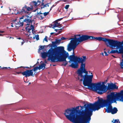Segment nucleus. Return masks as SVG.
<instances>
[{
  "mask_svg": "<svg viewBox=\"0 0 123 123\" xmlns=\"http://www.w3.org/2000/svg\"><path fill=\"white\" fill-rule=\"evenodd\" d=\"M80 73L79 71L77 72L78 74V80H80V77L82 79L80 80V81L83 80V84L84 86H88L89 89L94 90L97 93L100 94H102L106 91V87L104 82L103 84L101 85L100 82L97 83H92V79L93 75H87L88 72L86 71L85 68L81 69L80 71Z\"/></svg>",
  "mask_w": 123,
  "mask_h": 123,
  "instance_id": "obj_1",
  "label": "nucleus"
},
{
  "mask_svg": "<svg viewBox=\"0 0 123 123\" xmlns=\"http://www.w3.org/2000/svg\"><path fill=\"white\" fill-rule=\"evenodd\" d=\"M93 104L86 103L83 106L66 109L64 113L65 115H92L93 111Z\"/></svg>",
  "mask_w": 123,
  "mask_h": 123,
  "instance_id": "obj_2",
  "label": "nucleus"
},
{
  "mask_svg": "<svg viewBox=\"0 0 123 123\" xmlns=\"http://www.w3.org/2000/svg\"><path fill=\"white\" fill-rule=\"evenodd\" d=\"M117 101L123 102V95L121 90L120 92L116 94L114 92H111L107 95L106 99H99L96 102L104 103L107 105L109 104H111L113 103H117Z\"/></svg>",
  "mask_w": 123,
  "mask_h": 123,
  "instance_id": "obj_3",
  "label": "nucleus"
},
{
  "mask_svg": "<svg viewBox=\"0 0 123 123\" xmlns=\"http://www.w3.org/2000/svg\"><path fill=\"white\" fill-rule=\"evenodd\" d=\"M60 47H58L54 48H51L47 52H44L41 53V56L43 58H46L48 55V57L53 62H55V59L60 48Z\"/></svg>",
  "mask_w": 123,
  "mask_h": 123,
  "instance_id": "obj_4",
  "label": "nucleus"
},
{
  "mask_svg": "<svg viewBox=\"0 0 123 123\" xmlns=\"http://www.w3.org/2000/svg\"><path fill=\"white\" fill-rule=\"evenodd\" d=\"M69 54L64 50L63 47H60L57 55L56 56L55 62L65 61L63 65L65 66L68 63V62L66 61V59L68 57Z\"/></svg>",
  "mask_w": 123,
  "mask_h": 123,
  "instance_id": "obj_5",
  "label": "nucleus"
},
{
  "mask_svg": "<svg viewBox=\"0 0 123 123\" xmlns=\"http://www.w3.org/2000/svg\"><path fill=\"white\" fill-rule=\"evenodd\" d=\"M69 54L64 50L63 47H60L57 55L56 56L55 62L65 61L63 65L65 66L68 63V62L66 61V59L68 57Z\"/></svg>",
  "mask_w": 123,
  "mask_h": 123,
  "instance_id": "obj_6",
  "label": "nucleus"
},
{
  "mask_svg": "<svg viewBox=\"0 0 123 123\" xmlns=\"http://www.w3.org/2000/svg\"><path fill=\"white\" fill-rule=\"evenodd\" d=\"M73 123H84L91 119V116H65Z\"/></svg>",
  "mask_w": 123,
  "mask_h": 123,
  "instance_id": "obj_7",
  "label": "nucleus"
},
{
  "mask_svg": "<svg viewBox=\"0 0 123 123\" xmlns=\"http://www.w3.org/2000/svg\"><path fill=\"white\" fill-rule=\"evenodd\" d=\"M30 15L29 14L27 15L26 14L25 15L22 16L19 18V23L17 22V23H16V25H18L19 27H22L23 25V23L24 22L27 23V25H30V24H32V23L33 24H34L35 21L33 20H32L31 18L32 16Z\"/></svg>",
  "mask_w": 123,
  "mask_h": 123,
  "instance_id": "obj_8",
  "label": "nucleus"
},
{
  "mask_svg": "<svg viewBox=\"0 0 123 123\" xmlns=\"http://www.w3.org/2000/svg\"><path fill=\"white\" fill-rule=\"evenodd\" d=\"M111 104H109L106 105L104 103L98 102H95L93 104V111H95L98 110L101 108H103L105 107H107L106 109V111L108 113H111L112 108Z\"/></svg>",
  "mask_w": 123,
  "mask_h": 123,
  "instance_id": "obj_9",
  "label": "nucleus"
},
{
  "mask_svg": "<svg viewBox=\"0 0 123 123\" xmlns=\"http://www.w3.org/2000/svg\"><path fill=\"white\" fill-rule=\"evenodd\" d=\"M91 36L87 35H82L77 34L74 36V41L79 43V44L81 42L87 40L89 39H91Z\"/></svg>",
  "mask_w": 123,
  "mask_h": 123,
  "instance_id": "obj_10",
  "label": "nucleus"
},
{
  "mask_svg": "<svg viewBox=\"0 0 123 123\" xmlns=\"http://www.w3.org/2000/svg\"><path fill=\"white\" fill-rule=\"evenodd\" d=\"M75 39L74 37L71 39V40L70 41V43L68 44L67 48V50L69 51H70L72 49L73 52H74L75 49L76 47L79 44V43L77 42L74 41Z\"/></svg>",
  "mask_w": 123,
  "mask_h": 123,
  "instance_id": "obj_11",
  "label": "nucleus"
},
{
  "mask_svg": "<svg viewBox=\"0 0 123 123\" xmlns=\"http://www.w3.org/2000/svg\"><path fill=\"white\" fill-rule=\"evenodd\" d=\"M91 39H95L99 41H103L105 42V43L107 47L109 46V44L111 40V39L106 38L105 37H94L91 36Z\"/></svg>",
  "mask_w": 123,
  "mask_h": 123,
  "instance_id": "obj_12",
  "label": "nucleus"
},
{
  "mask_svg": "<svg viewBox=\"0 0 123 123\" xmlns=\"http://www.w3.org/2000/svg\"><path fill=\"white\" fill-rule=\"evenodd\" d=\"M117 41V40H116L111 39V40L109 44V46L110 48H115L116 47L117 48H119V51L117 50V54H123V46L121 45L120 47H118L117 45L115 46L114 43H115L116 41Z\"/></svg>",
  "mask_w": 123,
  "mask_h": 123,
  "instance_id": "obj_13",
  "label": "nucleus"
},
{
  "mask_svg": "<svg viewBox=\"0 0 123 123\" xmlns=\"http://www.w3.org/2000/svg\"><path fill=\"white\" fill-rule=\"evenodd\" d=\"M83 59L81 57L80 58H78L77 59L78 61L77 62L79 63H81L80 66V68L77 71H79L80 73L81 72L80 71L81 69L85 68V63H84L83 62H85L86 60V56H82Z\"/></svg>",
  "mask_w": 123,
  "mask_h": 123,
  "instance_id": "obj_14",
  "label": "nucleus"
},
{
  "mask_svg": "<svg viewBox=\"0 0 123 123\" xmlns=\"http://www.w3.org/2000/svg\"><path fill=\"white\" fill-rule=\"evenodd\" d=\"M33 9L31 7H30L25 5L21 10H19L17 11V13L19 14L22 15L23 14L26 13H28V11H30L33 10Z\"/></svg>",
  "mask_w": 123,
  "mask_h": 123,
  "instance_id": "obj_15",
  "label": "nucleus"
},
{
  "mask_svg": "<svg viewBox=\"0 0 123 123\" xmlns=\"http://www.w3.org/2000/svg\"><path fill=\"white\" fill-rule=\"evenodd\" d=\"M51 4L50 3H46V2H43V0H42V2L40 6V9L42 10L43 9L44 10H47L49 9V4Z\"/></svg>",
  "mask_w": 123,
  "mask_h": 123,
  "instance_id": "obj_16",
  "label": "nucleus"
},
{
  "mask_svg": "<svg viewBox=\"0 0 123 123\" xmlns=\"http://www.w3.org/2000/svg\"><path fill=\"white\" fill-rule=\"evenodd\" d=\"M22 74L23 76H25V77H29L30 76H34L33 74V71H32L31 70H26L22 72Z\"/></svg>",
  "mask_w": 123,
  "mask_h": 123,
  "instance_id": "obj_17",
  "label": "nucleus"
},
{
  "mask_svg": "<svg viewBox=\"0 0 123 123\" xmlns=\"http://www.w3.org/2000/svg\"><path fill=\"white\" fill-rule=\"evenodd\" d=\"M106 91L104 92H104H106L107 90H110L113 89H117L118 87H117V86L116 85L114 84H113V83H112L111 84L109 83L108 84V87L107 88L106 86Z\"/></svg>",
  "mask_w": 123,
  "mask_h": 123,
  "instance_id": "obj_18",
  "label": "nucleus"
},
{
  "mask_svg": "<svg viewBox=\"0 0 123 123\" xmlns=\"http://www.w3.org/2000/svg\"><path fill=\"white\" fill-rule=\"evenodd\" d=\"M41 2V1H40V0H38L37 2L35 1H33L30 3V5L31 6L33 9L34 7L35 8H37Z\"/></svg>",
  "mask_w": 123,
  "mask_h": 123,
  "instance_id": "obj_19",
  "label": "nucleus"
},
{
  "mask_svg": "<svg viewBox=\"0 0 123 123\" xmlns=\"http://www.w3.org/2000/svg\"><path fill=\"white\" fill-rule=\"evenodd\" d=\"M68 59L71 61V62H77V59L78 58H80V57L75 56V54L74 52H73V55H70L68 57Z\"/></svg>",
  "mask_w": 123,
  "mask_h": 123,
  "instance_id": "obj_20",
  "label": "nucleus"
},
{
  "mask_svg": "<svg viewBox=\"0 0 123 123\" xmlns=\"http://www.w3.org/2000/svg\"><path fill=\"white\" fill-rule=\"evenodd\" d=\"M74 63L73 62L72 64L70 65L69 66L71 67L72 68H78V63L77 62H74Z\"/></svg>",
  "mask_w": 123,
  "mask_h": 123,
  "instance_id": "obj_21",
  "label": "nucleus"
},
{
  "mask_svg": "<svg viewBox=\"0 0 123 123\" xmlns=\"http://www.w3.org/2000/svg\"><path fill=\"white\" fill-rule=\"evenodd\" d=\"M116 42L114 43L115 46L117 45L118 47H120V46L121 45H122L123 44V41H122V42H120L119 41H116Z\"/></svg>",
  "mask_w": 123,
  "mask_h": 123,
  "instance_id": "obj_22",
  "label": "nucleus"
},
{
  "mask_svg": "<svg viewBox=\"0 0 123 123\" xmlns=\"http://www.w3.org/2000/svg\"><path fill=\"white\" fill-rule=\"evenodd\" d=\"M25 29L27 31L28 33H26L25 34L26 35L27 37H29L30 35L31 32L30 31L31 30V29H30V28H28L27 27V26L25 27Z\"/></svg>",
  "mask_w": 123,
  "mask_h": 123,
  "instance_id": "obj_23",
  "label": "nucleus"
},
{
  "mask_svg": "<svg viewBox=\"0 0 123 123\" xmlns=\"http://www.w3.org/2000/svg\"><path fill=\"white\" fill-rule=\"evenodd\" d=\"M118 111L117 108L115 107H114L113 109L112 108L111 113L112 114H114L116 113Z\"/></svg>",
  "mask_w": 123,
  "mask_h": 123,
  "instance_id": "obj_24",
  "label": "nucleus"
},
{
  "mask_svg": "<svg viewBox=\"0 0 123 123\" xmlns=\"http://www.w3.org/2000/svg\"><path fill=\"white\" fill-rule=\"evenodd\" d=\"M57 24H58V22L57 21H55L54 23H53V24H52L51 25V26L54 29L55 27H57Z\"/></svg>",
  "mask_w": 123,
  "mask_h": 123,
  "instance_id": "obj_25",
  "label": "nucleus"
},
{
  "mask_svg": "<svg viewBox=\"0 0 123 123\" xmlns=\"http://www.w3.org/2000/svg\"><path fill=\"white\" fill-rule=\"evenodd\" d=\"M36 17L37 18H38L40 20L44 18L43 15H42V14H37Z\"/></svg>",
  "mask_w": 123,
  "mask_h": 123,
  "instance_id": "obj_26",
  "label": "nucleus"
},
{
  "mask_svg": "<svg viewBox=\"0 0 123 123\" xmlns=\"http://www.w3.org/2000/svg\"><path fill=\"white\" fill-rule=\"evenodd\" d=\"M45 66L46 65L44 63H42L41 65H39V67H38V69L40 70L41 69H42L43 67H44V68H45Z\"/></svg>",
  "mask_w": 123,
  "mask_h": 123,
  "instance_id": "obj_27",
  "label": "nucleus"
},
{
  "mask_svg": "<svg viewBox=\"0 0 123 123\" xmlns=\"http://www.w3.org/2000/svg\"><path fill=\"white\" fill-rule=\"evenodd\" d=\"M110 53L111 54H114L115 53H117V50H113L112 49L111 50V51L110 52Z\"/></svg>",
  "mask_w": 123,
  "mask_h": 123,
  "instance_id": "obj_28",
  "label": "nucleus"
},
{
  "mask_svg": "<svg viewBox=\"0 0 123 123\" xmlns=\"http://www.w3.org/2000/svg\"><path fill=\"white\" fill-rule=\"evenodd\" d=\"M122 57L123 58V59L122 60V62H121L120 63V65L121 66V68H123V55H122Z\"/></svg>",
  "mask_w": 123,
  "mask_h": 123,
  "instance_id": "obj_29",
  "label": "nucleus"
},
{
  "mask_svg": "<svg viewBox=\"0 0 123 123\" xmlns=\"http://www.w3.org/2000/svg\"><path fill=\"white\" fill-rule=\"evenodd\" d=\"M17 19H15V20H13V22H15V25H16L15 26H16V27H19L18 26L19 25H16V23H17V22H18L17 21ZM18 22L19 23V22Z\"/></svg>",
  "mask_w": 123,
  "mask_h": 123,
  "instance_id": "obj_30",
  "label": "nucleus"
},
{
  "mask_svg": "<svg viewBox=\"0 0 123 123\" xmlns=\"http://www.w3.org/2000/svg\"><path fill=\"white\" fill-rule=\"evenodd\" d=\"M38 69V67L37 66L36 67H34L33 69H31V70H32V71H35Z\"/></svg>",
  "mask_w": 123,
  "mask_h": 123,
  "instance_id": "obj_31",
  "label": "nucleus"
},
{
  "mask_svg": "<svg viewBox=\"0 0 123 123\" xmlns=\"http://www.w3.org/2000/svg\"><path fill=\"white\" fill-rule=\"evenodd\" d=\"M30 29H31V30H32V32H33V31L34 29V26L32 24H31V25L30 26Z\"/></svg>",
  "mask_w": 123,
  "mask_h": 123,
  "instance_id": "obj_32",
  "label": "nucleus"
},
{
  "mask_svg": "<svg viewBox=\"0 0 123 123\" xmlns=\"http://www.w3.org/2000/svg\"><path fill=\"white\" fill-rule=\"evenodd\" d=\"M113 123H120V122L119 120L117 119H115L113 122Z\"/></svg>",
  "mask_w": 123,
  "mask_h": 123,
  "instance_id": "obj_33",
  "label": "nucleus"
},
{
  "mask_svg": "<svg viewBox=\"0 0 123 123\" xmlns=\"http://www.w3.org/2000/svg\"><path fill=\"white\" fill-rule=\"evenodd\" d=\"M49 12L50 11H49V12H44L43 13V14L44 15L43 16H47L49 13Z\"/></svg>",
  "mask_w": 123,
  "mask_h": 123,
  "instance_id": "obj_34",
  "label": "nucleus"
},
{
  "mask_svg": "<svg viewBox=\"0 0 123 123\" xmlns=\"http://www.w3.org/2000/svg\"><path fill=\"white\" fill-rule=\"evenodd\" d=\"M45 46H41L40 47V48H39V50H40L42 49H43L45 47Z\"/></svg>",
  "mask_w": 123,
  "mask_h": 123,
  "instance_id": "obj_35",
  "label": "nucleus"
},
{
  "mask_svg": "<svg viewBox=\"0 0 123 123\" xmlns=\"http://www.w3.org/2000/svg\"><path fill=\"white\" fill-rule=\"evenodd\" d=\"M35 37L37 40H38L39 39V36L38 34L36 35L35 36Z\"/></svg>",
  "mask_w": 123,
  "mask_h": 123,
  "instance_id": "obj_36",
  "label": "nucleus"
},
{
  "mask_svg": "<svg viewBox=\"0 0 123 123\" xmlns=\"http://www.w3.org/2000/svg\"><path fill=\"white\" fill-rule=\"evenodd\" d=\"M52 44L53 45V46L54 47H55L56 46V45L57 44V43H56L55 42H53L52 41Z\"/></svg>",
  "mask_w": 123,
  "mask_h": 123,
  "instance_id": "obj_37",
  "label": "nucleus"
},
{
  "mask_svg": "<svg viewBox=\"0 0 123 123\" xmlns=\"http://www.w3.org/2000/svg\"><path fill=\"white\" fill-rule=\"evenodd\" d=\"M47 36H45V37L43 39V41H45L46 42H48V41L47 39Z\"/></svg>",
  "mask_w": 123,
  "mask_h": 123,
  "instance_id": "obj_38",
  "label": "nucleus"
},
{
  "mask_svg": "<svg viewBox=\"0 0 123 123\" xmlns=\"http://www.w3.org/2000/svg\"><path fill=\"white\" fill-rule=\"evenodd\" d=\"M61 40L60 39V40H56V41H55L56 42V43H60V42Z\"/></svg>",
  "mask_w": 123,
  "mask_h": 123,
  "instance_id": "obj_39",
  "label": "nucleus"
},
{
  "mask_svg": "<svg viewBox=\"0 0 123 123\" xmlns=\"http://www.w3.org/2000/svg\"><path fill=\"white\" fill-rule=\"evenodd\" d=\"M69 6V5H67L65 7V8L66 9H67L68 8Z\"/></svg>",
  "mask_w": 123,
  "mask_h": 123,
  "instance_id": "obj_40",
  "label": "nucleus"
},
{
  "mask_svg": "<svg viewBox=\"0 0 123 123\" xmlns=\"http://www.w3.org/2000/svg\"><path fill=\"white\" fill-rule=\"evenodd\" d=\"M57 27H61L62 26H61V24H60L59 23H58V24L57 25Z\"/></svg>",
  "mask_w": 123,
  "mask_h": 123,
  "instance_id": "obj_41",
  "label": "nucleus"
},
{
  "mask_svg": "<svg viewBox=\"0 0 123 123\" xmlns=\"http://www.w3.org/2000/svg\"><path fill=\"white\" fill-rule=\"evenodd\" d=\"M37 14H42V15H43V13H42L41 11H40L39 12H37Z\"/></svg>",
  "mask_w": 123,
  "mask_h": 123,
  "instance_id": "obj_42",
  "label": "nucleus"
},
{
  "mask_svg": "<svg viewBox=\"0 0 123 123\" xmlns=\"http://www.w3.org/2000/svg\"><path fill=\"white\" fill-rule=\"evenodd\" d=\"M19 68H27L29 69V67H23V66H21V67H19Z\"/></svg>",
  "mask_w": 123,
  "mask_h": 123,
  "instance_id": "obj_43",
  "label": "nucleus"
},
{
  "mask_svg": "<svg viewBox=\"0 0 123 123\" xmlns=\"http://www.w3.org/2000/svg\"><path fill=\"white\" fill-rule=\"evenodd\" d=\"M61 39L62 40H64L66 39V38H65L63 37H62L61 38Z\"/></svg>",
  "mask_w": 123,
  "mask_h": 123,
  "instance_id": "obj_44",
  "label": "nucleus"
},
{
  "mask_svg": "<svg viewBox=\"0 0 123 123\" xmlns=\"http://www.w3.org/2000/svg\"><path fill=\"white\" fill-rule=\"evenodd\" d=\"M104 52L105 54V56H108V54H107V52H106V51H104Z\"/></svg>",
  "mask_w": 123,
  "mask_h": 123,
  "instance_id": "obj_45",
  "label": "nucleus"
},
{
  "mask_svg": "<svg viewBox=\"0 0 123 123\" xmlns=\"http://www.w3.org/2000/svg\"><path fill=\"white\" fill-rule=\"evenodd\" d=\"M54 5H53L50 8L49 11H50L52 9V8L54 6Z\"/></svg>",
  "mask_w": 123,
  "mask_h": 123,
  "instance_id": "obj_46",
  "label": "nucleus"
},
{
  "mask_svg": "<svg viewBox=\"0 0 123 123\" xmlns=\"http://www.w3.org/2000/svg\"><path fill=\"white\" fill-rule=\"evenodd\" d=\"M17 74H22V72H17Z\"/></svg>",
  "mask_w": 123,
  "mask_h": 123,
  "instance_id": "obj_47",
  "label": "nucleus"
},
{
  "mask_svg": "<svg viewBox=\"0 0 123 123\" xmlns=\"http://www.w3.org/2000/svg\"><path fill=\"white\" fill-rule=\"evenodd\" d=\"M110 50H108V51L107 52V53H108V54H110L111 53H110Z\"/></svg>",
  "mask_w": 123,
  "mask_h": 123,
  "instance_id": "obj_48",
  "label": "nucleus"
},
{
  "mask_svg": "<svg viewBox=\"0 0 123 123\" xmlns=\"http://www.w3.org/2000/svg\"><path fill=\"white\" fill-rule=\"evenodd\" d=\"M4 31H0V33H4Z\"/></svg>",
  "mask_w": 123,
  "mask_h": 123,
  "instance_id": "obj_49",
  "label": "nucleus"
},
{
  "mask_svg": "<svg viewBox=\"0 0 123 123\" xmlns=\"http://www.w3.org/2000/svg\"><path fill=\"white\" fill-rule=\"evenodd\" d=\"M2 68V69L5 68L6 69H7V68L6 67H5Z\"/></svg>",
  "mask_w": 123,
  "mask_h": 123,
  "instance_id": "obj_50",
  "label": "nucleus"
},
{
  "mask_svg": "<svg viewBox=\"0 0 123 123\" xmlns=\"http://www.w3.org/2000/svg\"><path fill=\"white\" fill-rule=\"evenodd\" d=\"M54 33V32H51L50 33L51 35H52Z\"/></svg>",
  "mask_w": 123,
  "mask_h": 123,
  "instance_id": "obj_51",
  "label": "nucleus"
},
{
  "mask_svg": "<svg viewBox=\"0 0 123 123\" xmlns=\"http://www.w3.org/2000/svg\"><path fill=\"white\" fill-rule=\"evenodd\" d=\"M11 24L12 25H11V26L12 27H13V26L12 25H13L12 24V23H11Z\"/></svg>",
  "mask_w": 123,
  "mask_h": 123,
  "instance_id": "obj_52",
  "label": "nucleus"
},
{
  "mask_svg": "<svg viewBox=\"0 0 123 123\" xmlns=\"http://www.w3.org/2000/svg\"><path fill=\"white\" fill-rule=\"evenodd\" d=\"M37 65V64H35V65H34V66H32V67H34L35 66H36V65Z\"/></svg>",
  "mask_w": 123,
  "mask_h": 123,
  "instance_id": "obj_53",
  "label": "nucleus"
},
{
  "mask_svg": "<svg viewBox=\"0 0 123 123\" xmlns=\"http://www.w3.org/2000/svg\"><path fill=\"white\" fill-rule=\"evenodd\" d=\"M63 29V28H60V29H58V30H62V29Z\"/></svg>",
  "mask_w": 123,
  "mask_h": 123,
  "instance_id": "obj_54",
  "label": "nucleus"
},
{
  "mask_svg": "<svg viewBox=\"0 0 123 123\" xmlns=\"http://www.w3.org/2000/svg\"><path fill=\"white\" fill-rule=\"evenodd\" d=\"M59 34V33H57V34H56L55 35V36H57V35H58Z\"/></svg>",
  "mask_w": 123,
  "mask_h": 123,
  "instance_id": "obj_55",
  "label": "nucleus"
},
{
  "mask_svg": "<svg viewBox=\"0 0 123 123\" xmlns=\"http://www.w3.org/2000/svg\"><path fill=\"white\" fill-rule=\"evenodd\" d=\"M29 67V69H30L32 67V66H30V67Z\"/></svg>",
  "mask_w": 123,
  "mask_h": 123,
  "instance_id": "obj_56",
  "label": "nucleus"
},
{
  "mask_svg": "<svg viewBox=\"0 0 123 123\" xmlns=\"http://www.w3.org/2000/svg\"><path fill=\"white\" fill-rule=\"evenodd\" d=\"M58 30V29H55V31H56V32H57V31Z\"/></svg>",
  "mask_w": 123,
  "mask_h": 123,
  "instance_id": "obj_57",
  "label": "nucleus"
},
{
  "mask_svg": "<svg viewBox=\"0 0 123 123\" xmlns=\"http://www.w3.org/2000/svg\"><path fill=\"white\" fill-rule=\"evenodd\" d=\"M44 62H45V63H47V61H46V60H45V61H44Z\"/></svg>",
  "mask_w": 123,
  "mask_h": 123,
  "instance_id": "obj_58",
  "label": "nucleus"
},
{
  "mask_svg": "<svg viewBox=\"0 0 123 123\" xmlns=\"http://www.w3.org/2000/svg\"><path fill=\"white\" fill-rule=\"evenodd\" d=\"M38 63H39V62L37 61V62L36 63V64H37H37H38Z\"/></svg>",
  "mask_w": 123,
  "mask_h": 123,
  "instance_id": "obj_59",
  "label": "nucleus"
},
{
  "mask_svg": "<svg viewBox=\"0 0 123 123\" xmlns=\"http://www.w3.org/2000/svg\"><path fill=\"white\" fill-rule=\"evenodd\" d=\"M61 31H59L58 33H59H59H61Z\"/></svg>",
  "mask_w": 123,
  "mask_h": 123,
  "instance_id": "obj_60",
  "label": "nucleus"
},
{
  "mask_svg": "<svg viewBox=\"0 0 123 123\" xmlns=\"http://www.w3.org/2000/svg\"><path fill=\"white\" fill-rule=\"evenodd\" d=\"M111 55V56H113V57H114V58L116 57H115L114 56V55Z\"/></svg>",
  "mask_w": 123,
  "mask_h": 123,
  "instance_id": "obj_61",
  "label": "nucleus"
},
{
  "mask_svg": "<svg viewBox=\"0 0 123 123\" xmlns=\"http://www.w3.org/2000/svg\"><path fill=\"white\" fill-rule=\"evenodd\" d=\"M102 54V55H104V54L103 53H101V54Z\"/></svg>",
  "mask_w": 123,
  "mask_h": 123,
  "instance_id": "obj_62",
  "label": "nucleus"
},
{
  "mask_svg": "<svg viewBox=\"0 0 123 123\" xmlns=\"http://www.w3.org/2000/svg\"><path fill=\"white\" fill-rule=\"evenodd\" d=\"M3 36V35L0 34V36Z\"/></svg>",
  "mask_w": 123,
  "mask_h": 123,
  "instance_id": "obj_63",
  "label": "nucleus"
},
{
  "mask_svg": "<svg viewBox=\"0 0 123 123\" xmlns=\"http://www.w3.org/2000/svg\"><path fill=\"white\" fill-rule=\"evenodd\" d=\"M71 61L70 60V61H69L68 62L70 63Z\"/></svg>",
  "mask_w": 123,
  "mask_h": 123,
  "instance_id": "obj_64",
  "label": "nucleus"
}]
</instances>
